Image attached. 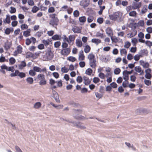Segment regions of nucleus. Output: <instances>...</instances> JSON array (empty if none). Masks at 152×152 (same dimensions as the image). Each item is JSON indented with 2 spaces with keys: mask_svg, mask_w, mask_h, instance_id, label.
<instances>
[{
  "mask_svg": "<svg viewBox=\"0 0 152 152\" xmlns=\"http://www.w3.org/2000/svg\"><path fill=\"white\" fill-rule=\"evenodd\" d=\"M89 65L92 69H95L96 66L97 61L95 55L93 53H89L87 56Z\"/></svg>",
  "mask_w": 152,
  "mask_h": 152,
  "instance_id": "f257e3e1",
  "label": "nucleus"
},
{
  "mask_svg": "<svg viewBox=\"0 0 152 152\" xmlns=\"http://www.w3.org/2000/svg\"><path fill=\"white\" fill-rule=\"evenodd\" d=\"M49 83L52 86L51 87L52 90L57 87H61L62 86V81L61 80L56 81L54 80L51 79H50Z\"/></svg>",
  "mask_w": 152,
  "mask_h": 152,
  "instance_id": "f03ea898",
  "label": "nucleus"
},
{
  "mask_svg": "<svg viewBox=\"0 0 152 152\" xmlns=\"http://www.w3.org/2000/svg\"><path fill=\"white\" fill-rule=\"evenodd\" d=\"M37 79L39 81V84L40 85H45L47 83L45 76L43 74H39L37 76Z\"/></svg>",
  "mask_w": 152,
  "mask_h": 152,
  "instance_id": "7ed1b4c3",
  "label": "nucleus"
},
{
  "mask_svg": "<svg viewBox=\"0 0 152 152\" xmlns=\"http://www.w3.org/2000/svg\"><path fill=\"white\" fill-rule=\"evenodd\" d=\"M53 55L50 50H48L44 55L43 58L45 61L51 60L53 58Z\"/></svg>",
  "mask_w": 152,
  "mask_h": 152,
  "instance_id": "20e7f679",
  "label": "nucleus"
},
{
  "mask_svg": "<svg viewBox=\"0 0 152 152\" xmlns=\"http://www.w3.org/2000/svg\"><path fill=\"white\" fill-rule=\"evenodd\" d=\"M71 49L69 48L62 49L61 51V54L63 56H67L70 53Z\"/></svg>",
  "mask_w": 152,
  "mask_h": 152,
  "instance_id": "39448f33",
  "label": "nucleus"
},
{
  "mask_svg": "<svg viewBox=\"0 0 152 152\" xmlns=\"http://www.w3.org/2000/svg\"><path fill=\"white\" fill-rule=\"evenodd\" d=\"M59 20L58 18H56L50 19L49 21V24L53 26H57L59 23Z\"/></svg>",
  "mask_w": 152,
  "mask_h": 152,
  "instance_id": "423d86ee",
  "label": "nucleus"
},
{
  "mask_svg": "<svg viewBox=\"0 0 152 152\" xmlns=\"http://www.w3.org/2000/svg\"><path fill=\"white\" fill-rule=\"evenodd\" d=\"M142 6L141 2H133L132 4V8L133 10L139 9Z\"/></svg>",
  "mask_w": 152,
  "mask_h": 152,
  "instance_id": "0eeeda50",
  "label": "nucleus"
},
{
  "mask_svg": "<svg viewBox=\"0 0 152 152\" xmlns=\"http://www.w3.org/2000/svg\"><path fill=\"white\" fill-rule=\"evenodd\" d=\"M135 28L136 27L135 26L134 28ZM137 33V31L136 29H132L131 30L130 33L127 34V36L128 37L131 38L136 35Z\"/></svg>",
  "mask_w": 152,
  "mask_h": 152,
  "instance_id": "6e6552de",
  "label": "nucleus"
},
{
  "mask_svg": "<svg viewBox=\"0 0 152 152\" xmlns=\"http://www.w3.org/2000/svg\"><path fill=\"white\" fill-rule=\"evenodd\" d=\"M23 48L20 45L17 46L16 48V50L13 52L14 55L16 56L19 54H20L22 52Z\"/></svg>",
  "mask_w": 152,
  "mask_h": 152,
  "instance_id": "1a4fd4ad",
  "label": "nucleus"
},
{
  "mask_svg": "<svg viewBox=\"0 0 152 152\" xmlns=\"http://www.w3.org/2000/svg\"><path fill=\"white\" fill-rule=\"evenodd\" d=\"M90 0H85L82 1L80 2V5L82 6L83 8H85L89 5Z\"/></svg>",
  "mask_w": 152,
  "mask_h": 152,
  "instance_id": "9d476101",
  "label": "nucleus"
},
{
  "mask_svg": "<svg viewBox=\"0 0 152 152\" xmlns=\"http://www.w3.org/2000/svg\"><path fill=\"white\" fill-rule=\"evenodd\" d=\"M151 69L148 68L145 70V77L148 79H150L151 77Z\"/></svg>",
  "mask_w": 152,
  "mask_h": 152,
  "instance_id": "9b49d317",
  "label": "nucleus"
},
{
  "mask_svg": "<svg viewBox=\"0 0 152 152\" xmlns=\"http://www.w3.org/2000/svg\"><path fill=\"white\" fill-rule=\"evenodd\" d=\"M119 13L118 12H116L113 15H110V19L113 20L115 21L119 18Z\"/></svg>",
  "mask_w": 152,
  "mask_h": 152,
  "instance_id": "f8f14e48",
  "label": "nucleus"
},
{
  "mask_svg": "<svg viewBox=\"0 0 152 152\" xmlns=\"http://www.w3.org/2000/svg\"><path fill=\"white\" fill-rule=\"evenodd\" d=\"M139 62L140 65H141L144 68H148L150 66V65L148 63L145 62L142 60H140Z\"/></svg>",
  "mask_w": 152,
  "mask_h": 152,
  "instance_id": "ddd939ff",
  "label": "nucleus"
},
{
  "mask_svg": "<svg viewBox=\"0 0 152 152\" xmlns=\"http://www.w3.org/2000/svg\"><path fill=\"white\" fill-rule=\"evenodd\" d=\"M82 28L77 26H74L72 30L75 33H80L81 32Z\"/></svg>",
  "mask_w": 152,
  "mask_h": 152,
  "instance_id": "4468645a",
  "label": "nucleus"
},
{
  "mask_svg": "<svg viewBox=\"0 0 152 152\" xmlns=\"http://www.w3.org/2000/svg\"><path fill=\"white\" fill-rule=\"evenodd\" d=\"M1 68H2V69H6L7 71H11L12 72H13L14 70V68L13 66L9 67H8L5 64H3L1 66Z\"/></svg>",
  "mask_w": 152,
  "mask_h": 152,
  "instance_id": "2eb2a0df",
  "label": "nucleus"
},
{
  "mask_svg": "<svg viewBox=\"0 0 152 152\" xmlns=\"http://www.w3.org/2000/svg\"><path fill=\"white\" fill-rule=\"evenodd\" d=\"M105 31L108 36L110 37L113 36V31L111 27H108L105 30Z\"/></svg>",
  "mask_w": 152,
  "mask_h": 152,
  "instance_id": "dca6fc26",
  "label": "nucleus"
},
{
  "mask_svg": "<svg viewBox=\"0 0 152 152\" xmlns=\"http://www.w3.org/2000/svg\"><path fill=\"white\" fill-rule=\"evenodd\" d=\"M85 58V56L84 55L83 51L80 50L78 55V60L79 61H83Z\"/></svg>",
  "mask_w": 152,
  "mask_h": 152,
  "instance_id": "f3484780",
  "label": "nucleus"
},
{
  "mask_svg": "<svg viewBox=\"0 0 152 152\" xmlns=\"http://www.w3.org/2000/svg\"><path fill=\"white\" fill-rule=\"evenodd\" d=\"M135 70L137 72L140 73V75H143L144 73V71L141 68L140 66H136L134 68Z\"/></svg>",
  "mask_w": 152,
  "mask_h": 152,
  "instance_id": "a211bd4d",
  "label": "nucleus"
},
{
  "mask_svg": "<svg viewBox=\"0 0 152 152\" xmlns=\"http://www.w3.org/2000/svg\"><path fill=\"white\" fill-rule=\"evenodd\" d=\"M75 38V35H69V44L70 45L72 43V44H73Z\"/></svg>",
  "mask_w": 152,
  "mask_h": 152,
  "instance_id": "6ab92c4d",
  "label": "nucleus"
},
{
  "mask_svg": "<svg viewBox=\"0 0 152 152\" xmlns=\"http://www.w3.org/2000/svg\"><path fill=\"white\" fill-rule=\"evenodd\" d=\"M75 43L76 46L78 48H81L83 46V43L82 41L80 39H76V40Z\"/></svg>",
  "mask_w": 152,
  "mask_h": 152,
  "instance_id": "aec40b11",
  "label": "nucleus"
},
{
  "mask_svg": "<svg viewBox=\"0 0 152 152\" xmlns=\"http://www.w3.org/2000/svg\"><path fill=\"white\" fill-rule=\"evenodd\" d=\"M83 80L84 81V84L86 85H88L90 84L91 81L88 77L84 76L83 77Z\"/></svg>",
  "mask_w": 152,
  "mask_h": 152,
  "instance_id": "412c9836",
  "label": "nucleus"
},
{
  "mask_svg": "<svg viewBox=\"0 0 152 152\" xmlns=\"http://www.w3.org/2000/svg\"><path fill=\"white\" fill-rule=\"evenodd\" d=\"M91 50V48L88 45H86L84 47V51L86 53H89Z\"/></svg>",
  "mask_w": 152,
  "mask_h": 152,
  "instance_id": "4be33fe9",
  "label": "nucleus"
},
{
  "mask_svg": "<svg viewBox=\"0 0 152 152\" xmlns=\"http://www.w3.org/2000/svg\"><path fill=\"white\" fill-rule=\"evenodd\" d=\"M10 15H7L6 18L3 20V22L4 23H7L9 24L10 22Z\"/></svg>",
  "mask_w": 152,
  "mask_h": 152,
  "instance_id": "5701e85b",
  "label": "nucleus"
},
{
  "mask_svg": "<svg viewBox=\"0 0 152 152\" xmlns=\"http://www.w3.org/2000/svg\"><path fill=\"white\" fill-rule=\"evenodd\" d=\"M31 29H28L23 32V35L25 37H28L30 35Z\"/></svg>",
  "mask_w": 152,
  "mask_h": 152,
  "instance_id": "b1692460",
  "label": "nucleus"
},
{
  "mask_svg": "<svg viewBox=\"0 0 152 152\" xmlns=\"http://www.w3.org/2000/svg\"><path fill=\"white\" fill-rule=\"evenodd\" d=\"M101 40L96 38H93L91 40V42L97 45L101 42Z\"/></svg>",
  "mask_w": 152,
  "mask_h": 152,
  "instance_id": "393cba45",
  "label": "nucleus"
},
{
  "mask_svg": "<svg viewBox=\"0 0 152 152\" xmlns=\"http://www.w3.org/2000/svg\"><path fill=\"white\" fill-rule=\"evenodd\" d=\"M53 98L55 99L57 102L58 103H60V101L59 99L58 95L57 92H55V94L54 95Z\"/></svg>",
  "mask_w": 152,
  "mask_h": 152,
  "instance_id": "a878e982",
  "label": "nucleus"
},
{
  "mask_svg": "<svg viewBox=\"0 0 152 152\" xmlns=\"http://www.w3.org/2000/svg\"><path fill=\"white\" fill-rule=\"evenodd\" d=\"M39 10V9L38 7L37 6H34L32 7L31 11L33 13H35L38 11Z\"/></svg>",
  "mask_w": 152,
  "mask_h": 152,
  "instance_id": "bb28decb",
  "label": "nucleus"
},
{
  "mask_svg": "<svg viewBox=\"0 0 152 152\" xmlns=\"http://www.w3.org/2000/svg\"><path fill=\"white\" fill-rule=\"evenodd\" d=\"M26 66V64L24 61H23L21 62L20 64L18 65L20 69H23V67H25Z\"/></svg>",
  "mask_w": 152,
  "mask_h": 152,
  "instance_id": "cd10ccee",
  "label": "nucleus"
},
{
  "mask_svg": "<svg viewBox=\"0 0 152 152\" xmlns=\"http://www.w3.org/2000/svg\"><path fill=\"white\" fill-rule=\"evenodd\" d=\"M52 39L54 40H60L61 39V37L58 35L55 34L52 37Z\"/></svg>",
  "mask_w": 152,
  "mask_h": 152,
  "instance_id": "c85d7f7f",
  "label": "nucleus"
},
{
  "mask_svg": "<svg viewBox=\"0 0 152 152\" xmlns=\"http://www.w3.org/2000/svg\"><path fill=\"white\" fill-rule=\"evenodd\" d=\"M42 104L39 102H36L34 106V107L35 109H38L41 106Z\"/></svg>",
  "mask_w": 152,
  "mask_h": 152,
  "instance_id": "c756f323",
  "label": "nucleus"
},
{
  "mask_svg": "<svg viewBox=\"0 0 152 152\" xmlns=\"http://www.w3.org/2000/svg\"><path fill=\"white\" fill-rule=\"evenodd\" d=\"M123 79L125 80H128L129 79V75L124 71L123 72Z\"/></svg>",
  "mask_w": 152,
  "mask_h": 152,
  "instance_id": "7c9ffc66",
  "label": "nucleus"
},
{
  "mask_svg": "<svg viewBox=\"0 0 152 152\" xmlns=\"http://www.w3.org/2000/svg\"><path fill=\"white\" fill-rule=\"evenodd\" d=\"M55 11V10L54 7H50L48 8V12L49 13H52L54 12Z\"/></svg>",
  "mask_w": 152,
  "mask_h": 152,
  "instance_id": "2f4dec72",
  "label": "nucleus"
},
{
  "mask_svg": "<svg viewBox=\"0 0 152 152\" xmlns=\"http://www.w3.org/2000/svg\"><path fill=\"white\" fill-rule=\"evenodd\" d=\"M34 56L33 54L29 52H27L26 54V58H33Z\"/></svg>",
  "mask_w": 152,
  "mask_h": 152,
  "instance_id": "473e14b6",
  "label": "nucleus"
},
{
  "mask_svg": "<svg viewBox=\"0 0 152 152\" xmlns=\"http://www.w3.org/2000/svg\"><path fill=\"white\" fill-rule=\"evenodd\" d=\"M120 53L121 56L125 55L126 56L127 54V51L125 49H122L120 50Z\"/></svg>",
  "mask_w": 152,
  "mask_h": 152,
  "instance_id": "72a5a7b5",
  "label": "nucleus"
},
{
  "mask_svg": "<svg viewBox=\"0 0 152 152\" xmlns=\"http://www.w3.org/2000/svg\"><path fill=\"white\" fill-rule=\"evenodd\" d=\"M93 72L92 70L90 68L88 69L86 72V73L87 75H91Z\"/></svg>",
  "mask_w": 152,
  "mask_h": 152,
  "instance_id": "f704fd0d",
  "label": "nucleus"
},
{
  "mask_svg": "<svg viewBox=\"0 0 152 152\" xmlns=\"http://www.w3.org/2000/svg\"><path fill=\"white\" fill-rule=\"evenodd\" d=\"M26 80L28 83L30 84H32L34 81L33 78L31 77H28L26 79Z\"/></svg>",
  "mask_w": 152,
  "mask_h": 152,
  "instance_id": "c9c22d12",
  "label": "nucleus"
},
{
  "mask_svg": "<svg viewBox=\"0 0 152 152\" xmlns=\"http://www.w3.org/2000/svg\"><path fill=\"white\" fill-rule=\"evenodd\" d=\"M76 59L75 57L72 56H70L67 58V60L72 62L75 61Z\"/></svg>",
  "mask_w": 152,
  "mask_h": 152,
  "instance_id": "e433bc0d",
  "label": "nucleus"
},
{
  "mask_svg": "<svg viewBox=\"0 0 152 152\" xmlns=\"http://www.w3.org/2000/svg\"><path fill=\"white\" fill-rule=\"evenodd\" d=\"M137 13L135 11H133L130 12L129 13V15L130 16L135 17L137 15Z\"/></svg>",
  "mask_w": 152,
  "mask_h": 152,
  "instance_id": "4c0bfd02",
  "label": "nucleus"
},
{
  "mask_svg": "<svg viewBox=\"0 0 152 152\" xmlns=\"http://www.w3.org/2000/svg\"><path fill=\"white\" fill-rule=\"evenodd\" d=\"M79 20L80 22L82 23H84L86 21V18L84 16L80 17Z\"/></svg>",
  "mask_w": 152,
  "mask_h": 152,
  "instance_id": "58836bf2",
  "label": "nucleus"
},
{
  "mask_svg": "<svg viewBox=\"0 0 152 152\" xmlns=\"http://www.w3.org/2000/svg\"><path fill=\"white\" fill-rule=\"evenodd\" d=\"M50 41L49 40H45V39L43 40L42 42L44 44L45 46H47L49 44V43Z\"/></svg>",
  "mask_w": 152,
  "mask_h": 152,
  "instance_id": "ea45409f",
  "label": "nucleus"
},
{
  "mask_svg": "<svg viewBox=\"0 0 152 152\" xmlns=\"http://www.w3.org/2000/svg\"><path fill=\"white\" fill-rule=\"evenodd\" d=\"M16 60L13 57H11L9 59V62L10 64L12 65L14 64Z\"/></svg>",
  "mask_w": 152,
  "mask_h": 152,
  "instance_id": "a19ab883",
  "label": "nucleus"
},
{
  "mask_svg": "<svg viewBox=\"0 0 152 152\" xmlns=\"http://www.w3.org/2000/svg\"><path fill=\"white\" fill-rule=\"evenodd\" d=\"M147 6L144 5L142 9L141 12L142 14H144L147 12Z\"/></svg>",
  "mask_w": 152,
  "mask_h": 152,
  "instance_id": "79ce46f5",
  "label": "nucleus"
},
{
  "mask_svg": "<svg viewBox=\"0 0 152 152\" xmlns=\"http://www.w3.org/2000/svg\"><path fill=\"white\" fill-rule=\"evenodd\" d=\"M49 17L50 18H51V19L58 18L57 17V15L56 13L50 14L49 15Z\"/></svg>",
  "mask_w": 152,
  "mask_h": 152,
  "instance_id": "37998d69",
  "label": "nucleus"
},
{
  "mask_svg": "<svg viewBox=\"0 0 152 152\" xmlns=\"http://www.w3.org/2000/svg\"><path fill=\"white\" fill-rule=\"evenodd\" d=\"M20 28L22 30H24V29H27L28 28V26L26 24H22L20 26Z\"/></svg>",
  "mask_w": 152,
  "mask_h": 152,
  "instance_id": "c03bdc74",
  "label": "nucleus"
},
{
  "mask_svg": "<svg viewBox=\"0 0 152 152\" xmlns=\"http://www.w3.org/2000/svg\"><path fill=\"white\" fill-rule=\"evenodd\" d=\"M69 71V69L65 66L61 68V71L63 73H67Z\"/></svg>",
  "mask_w": 152,
  "mask_h": 152,
  "instance_id": "a18cd8bd",
  "label": "nucleus"
},
{
  "mask_svg": "<svg viewBox=\"0 0 152 152\" xmlns=\"http://www.w3.org/2000/svg\"><path fill=\"white\" fill-rule=\"evenodd\" d=\"M29 74L31 76H35L36 73L35 71L33 70H31L29 71Z\"/></svg>",
  "mask_w": 152,
  "mask_h": 152,
  "instance_id": "49530a36",
  "label": "nucleus"
},
{
  "mask_svg": "<svg viewBox=\"0 0 152 152\" xmlns=\"http://www.w3.org/2000/svg\"><path fill=\"white\" fill-rule=\"evenodd\" d=\"M141 55L137 54L134 57V59L136 61H138L140 59V58L142 57Z\"/></svg>",
  "mask_w": 152,
  "mask_h": 152,
  "instance_id": "de8ad7c7",
  "label": "nucleus"
},
{
  "mask_svg": "<svg viewBox=\"0 0 152 152\" xmlns=\"http://www.w3.org/2000/svg\"><path fill=\"white\" fill-rule=\"evenodd\" d=\"M121 72V70L120 68H117L114 69V73L115 75H118Z\"/></svg>",
  "mask_w": 152,
  "mask_h": 152,
  "instance_id": "09e8293b",
  "label": "nucleus"
},
{
  "mask_svg": "<svg viewBox=\"0 0 152 152\" xmlns=\"http://www.w3.org/2000/svg\"><path fill=\"white\" fill-rule=\"evenodd\" d=\"M94 19V17L93 16H89L87 19V21L89 23H90L93 21Z\"/></svg>",
  "mask_w": 152,
  "mask_h": 152,
  "instance_id": "8fccbe9b",
  "label": "nucleus"
},
{
  "mask_svg": "<svg viewBox=\"0 0 152 152\" xmlns=\"http://www.w3.org/2000/svg\"><path fill=\"white\" fill-rule=\"evenodd\" d=\"M129 82L128 80H125L123 82L122 86L124 88H126L128 86Z\"/></svg>",
  "mask_w": 152,
  "mask_h": 152,
  "instance_id": "3c124183",
  "label": "nucleus"
},
{
  "mask_svg": "<svg viewBox=\"0 0 152 152\" xmlns=\"http://www.w3.org/2000/svg\"><path fill=\"white\" fill-rule=\"evenodd\" d=\"M79 65L80 67L83 68L85 67L86 65V63L84 61H81L79 63Z\"/></svg>",
  "mask_w": 152,
  "mask_h": 152,
  "instance_id": "603ef678",
  "label": "nucleus"
},
{
  "mask_svg": "<svg viewBox=\"0 0 152 152\" xmlns=\"http://www.w3.org/2000/svg\"><path fill=\"white\" fill-rule=\"evenodd\" d=\"M61 43L60 41H57L54 43V45L55 47L56 48H58L61 45Z\"/></svg>",
  "mask_w": 152,
  "mask_h": 152,
  "instance_id": "864d4df0",
  "label": "nucleus"
},
{
  "mask_svg": "<svg viewBox=\"0 0 152 152\" xmlns=\"http://www.w3.org/2000/svg\"><path fill=\"white\" fill-rule=\"evenodd\" d=\"M82 78L81 76H79L77 77L76 79V81L78 83H80L82 82Z\"/></svg>",
  "mask_w": 152,
  "mask_h": 152,
  "instance_id": "5fc2aeb1",
  "label": "nucleus"
},
{
  "mask_svg": "<svg viewBox=\"0 0 152 152\" xmlns=\"http://www.w3.org/2000/svg\"><path fill=\"white\" fill-rule=\"evenodd\" d=\"M61 47L62 49L67 48L68 47V44L66 42H63L61 45Z\"/></svg>",
  "mask_w": 152,
  "mask_h": 152,
  "instance_id": "6e6d98bb",
  "label": "nucleus"
},
{
  "mask_svg": "<svg viewBox=\"0 0 152 152\" xmlns=\"http://www.w3.org/2000/svg\"><path fill=\"white\" fill-rule=\"evenodd\" d=\"M104 19L102 18H99L97 19V22L100 24L102 23L103 22Z\"/></svg>",
  "mask_w": 152,
  "mask_h": 152,
  "instance_id": "4d7b16f0",
  "label": "nucleus"
},
{
  "mask_svg": "<svg viewBox=\"0 0 152 152\" xmlns=\"http://www.w3.org/2000/svg\"><path fill=\"white\" fill-rule=\"evenodd\" d=\"M27 3L30 6H32L34 4V3L33 0H28Z\"/></svg>",
  "mask_w": 152,
  "mask_h": 152,
  "instance_id": "13d9d810",
  "label": "nucleus"
},
{
  "mask_svg": "<svg viewBox=\"0 0 152 152\" xmlns=\"http://www.w3.org/2000/svg\"><path fill=\"white\" fill-rule=\"evenodd\" d=\"M10 9L11 10L10 12L11 13H14L16 12V9L15 8L11 7H10Z\"/></svg>",
  "mask_w": 152,
  "mask_h": 152,
  "instance_id": "bf43d9fd",
  "label": "nucleus"
},
{
  "mask_svg": "<svg viewBox=\"0 0 152 152\" xmlns=\"http://www.w3.org/2000/svg\"><path fill=\"white\" fill-rule=\"evenodd\" d=\"M112 41V42L116 43L118 42V39L116 37H114L113 36H112L111 37H110Z\"/></svg>",
  "mask_w": 152,
  "mask_h": 152,
  "instance_id": "052dcab7",
  "label": "nucleus"
},
{
  "mask_svg": "<svg viewBox=\"0 0 152 152\" xmlns=\"http://www.w3.org/2000/svg\"><path fill=\"white\" fill-rule=\"evenodd\" d=\"M67 13L69 14H71L72 12L73 9L70 7H68L66 10Z\"/></svg>",
  "mask_w": 152,
  "mask_h": 152,
  "instance_id": "680f3d73",
  "label": "nucleus"
},
{
  "mask_svg": "<svg viewBox=\"0 0 152 152\" xmlns=\"http://www.w3.org/2000/svg\"><path fill=\"white\" fill-rule=\"evenodd\" d=\"M73 15L75 17H77L79 15V12L78 10H76L73 12Z\"/></svg>",
  "mask_w": 152,
  "mask_h": 152,
  "instance_id": "e2e57ef3",
  "label": "nucleus"
},
{
  "mask_svg": "<svg viewBox=\"0 0 152 152\" xmlns=\"http://www.w3.org/2000/svg\"><path fill=\"white\" fill-rule=\"evenodd\" d=\"M130 45V43L129 42H126L125 43L124 47L126 48H129Z\"/></svg>",
  "mask_w": 152,
  "mask_h": 152,
  "instance_id": "0e129e2a",
  "label": "nucleus"
},
{
  "mask_svg": "<svg viewBox=\"0 0 152 152\" xmlns=\"http://www.w3.org/2000/svg\"><path fill=\"white\" fill-rule=\"evenodd\" d=\"M100 81L99 79L97 77H94L93 78V82L95 83H97Z\"/></svg>",
  "mask_w": 152,
  "mask_h": 152,
  "instance_id": "69168bd1",
  "label": "nucleus"
},
{
  "mask_svg": "<svg viewBox=\"0 0 152 152\" xmlns=\"http://www.w3.org/2000/svg\"><path fill=\"white\" fill-rule=\"evenodd\" d=\"M33 69L35 72H39L40 71L41 68L37 66H35L33 67Z\"/></svg>",
  "mask_w": 152,
  "mask_h": 152,
  "instance_id": "338daca9",
  "label": "nucleus"
},
{
  "mask_svg": "<svg viewBox=\"0 0 152 152\" xmlns=\"http://www.w3.org/2000/svg\"><path fill=\"white\" fill-rule=\"evenodd\" d=\"M146 31L149 34L152 33V27H148L146 29Z\"/></svg>",
  "mask_w": 152,
  "mask_h": 152,
  "instance_id": "774afa93",
  "label": "nucleus"
}]
</instances>
